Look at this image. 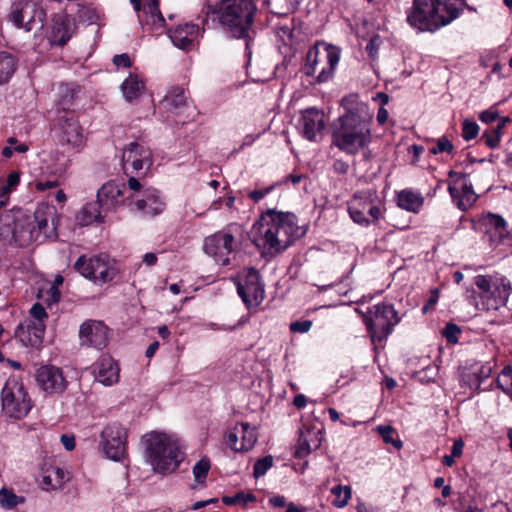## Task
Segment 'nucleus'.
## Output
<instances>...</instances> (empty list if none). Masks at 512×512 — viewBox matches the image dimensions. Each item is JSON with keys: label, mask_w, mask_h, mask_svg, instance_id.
Returning a JSON list of instances; mask_svg holds the SVG:
<instances>
[{"label": "nucleus", "mask_w": 512, "mask_h": 512, "mask_svg": "<svg viewBox=\"0 0 512 512\" xmlns=\"http://www.w3.org/2000/svg\"><path fill=\"white\" fill-rule=\"evenodd\" d=\"M73 267L84 278L96 284L111 282L118 274L116 261L105 253L90 257L81 255L75 261Z\"/></svg>", "instance_id": "nucleus-5"}, {"label": "nucleus", "mask_w": 512, "mask_h": 512, "mask_svg": "<svg viewBox=\"0 0 512 512\" xmlns=\"http://www.w3.org/2000/svg\"><path fill=\"white\" fill-rule=\"evenodd\" d=\"M136 210L144 215H158L165 209V203L161 201L158 192L154 189L145 191V198L135 202Z\"/></svg>", "instance_id": "nucleus-30"}, {"label": "nucleus", "mask_w": 512, "mask_h": 512, "mask_svg": "<svg viewBox=\"0 0 512 512\" xmlns=\"http://www.w3.org/2000/svg\"><path fill=\"white\" fill-rule=\"evenodd\" d=\"M256 501V497L252 493H244L239 492L233 496H224L222 497V502L225 505H236V504H243L246 505L248 502H254Z\"/></svg>", "instance_id": "nucleus-46"}, {"label": "nucleus", "mask_w": 512, "mask_h": 512, "mask_svg": "<svg viewBox=\"0 0 512 512\" xmlns=\"http://www.w3.org/2000/svg\"><path fill=\"white\" fill-rule=\"evenodd\" d=\"M479 133V126L476 122L470 120H464L462 123V137L466 141H470Z\"/></svg>", "instance_id": "nucleus-52"}, {"label": "nucleus", "mask_w": 512, "mask_h": 512, "mask_svg": "<svg viewBox=\"0 0 512 512\" xmlns=\"http://www.w3.org/2000/svg\"><path fill=\"white\" fill-rule=\"evenodd\" d=\"M57 226H0V238L20 247H26L37 241L42 232L48 229L55 232Z\"/></svg>", "instance_id": "nucleus-14"}, {"label": "nucleus", "mask_w": 512, "mask_h": 512, "mask_svg": "<svg viewBox=\"0 0 512 512\" xmlns=\"http://www.w3.org/2000/svg\"><path fill=\"white\" fill-rule=\"evenodd\" d=\"M123 189L124 185H120L115 181H109L98 190L97 199L109 210L123 203Z\"/></svg>", "instance_id": "nucleus-27"}, {"label": "nucleus", "mask_w": 512, "mask_h": 512, "mask_svg": "<svg viewBox=\"0 0 512 512\" xmlns=\"http://www.w3.org/2000/svg\"><path fill=\"white\" fill-rule=\"evenodd\" d=\"M454 150V146L452 142L445 136L439 138L436 142V145L429 149V152L433 155H437L439 153H452Z\"/></svg>", "instance_id": "nucleus-51"}, {"label": "nucleus", "mask_w": 512, "mask_h": 512, "mask_svg": "<svg viewBox=\"0 0 512 512\" xmlns=\"http://www.w3.org/2000/svg\"><path fill=\"white\" fill-rule=\"evenodd\" d=\"M435 6V12L439 27H444L457 19L463 7L464 0H432Z\"/></svg>", "instance_id": "nucleus-23"}, {"label": "nucleus", "mask_w": 512, "mask_h": 512, "mask_svg": "<svg viewBox=\"0 0 512 512\" xmlns=\"http://www.w3.org/2000/svg\"><path fill=\"white\" fill-rule=\"evenodd\" d=\"M24 501V497L16 495L12 490L6 488L0 489V504L3 508L12 509L24 503Z\"/></svg>", "instance_id": "nucleus-42"}, {"label": "nucleus", "mask_w": 512, "mask_h": 512, "mask_svg": "<svg viewBox=\"0 0 512 512\" xmlns=\"http://www.w3.org/2000/svg\"><path fill=\"white\" fill-rule=\"evenodd\" d=\"M501 137H502V133H495L494 130L492 129V130L485 131L482 134L481 139L484 140L485 144L489 148L493 149V148H496L499 146Z\"/></svg>", "instance_id": "nucleus-54"}, {"label": "nucleus", "mask_w": 512, "mask_h": 512, "mask_svg": "<svg viewBox=\"0 0 512 512\" xmlns=\"http://www.w3.org/2000/svg\"><path fill=\"white\" fill-rule=\"evenodd\" d=\"M257 10L254 0H220L203 9L202 24L209 27L211 23L212 27H218L231 38L245 40L246 52L250 56Z\"/></svg>", "instance_id": "nucleus-2"}, {"label": "nucleus", "mask_w": 512, "mask_h": 512, "mask_svg": "<svg viewBox=\"0 0 512 512\" xmlns=\"http://www.w3.org/2000/svg\"><path fill=\"white\" fill-rule=\"evenodd\" d=\"M312 327V321L303 320V321H295L290 324V330L293 333H306Z\"/></svg>", "instance_id": "nucleus-56"}, {"label": "nucleus", "mask_w": 512, "mask_h": 512, "mask_svg": "<svg viewBox=\"0 0 512 512\" xmlns=\"http://www.w3.org/2000/svg\"><path fill=\"white\" fill-rule=\"evenodd\" d=\"M146 450L149 461L158 472H172L182 461V453L176 441L164 433L146 435Z\"/></svg>", "instance_id": "nucleus-4"}, {"label": "nucleus", "mask_w": 512, "mask_h": 512, "mask_svg": "<svg viewBox=\"0 0 512 512\" xmlns=\"http://www.w3.org/2000/svg\"><path fill=\"white\" fill-rule=\"evenodd\" d=\"M448 191L461 210H466L472 206L478 198L472 184L467 183L466 180L462 182L460 189L455 185L449 184Z\"/></svg>", "instance_id": "nucleus-29"}, {"label": "nucleus", "mask_w": 512, "mask_h": 512, "mask_svg": "<svg viewBox=\"0 0 512 512\" xmlns=\"http://www.w3.org/2000/svg\"><path fill=\"white\" fill-rule=\"evenodd\" d=\"M397 203L399 207L407 211L417 213L423 206L424 198L418 192L405 189L398 193Z\"/></svg>", "instance_id": "nucleus-32"}, {"label": "nucleus", "mask_w": 512, "mask_h": 512, "mask_svg": "<svg viewBox=\"0 0 512 512\" xmlns=\"http://www.w3.org/2000/svg\"><path fill=\"white\" fill-rule=\"evenodd\" d=\"M45 325L41 321H25L18 325L15 336L25 345L39 348L43 342Z\"/></svg>", "instance_id": "nucleus-22"}, {"label": "nucleus", "mask_w": 512, "mask_h": 512, "mask_svg": "<svg viewBox=\"0 0 512 512\" xmlns=\"http://www.w3.org/2000/svg\"><path fill=\"white\" fill-rule=\"evenodd\" d=\"M210 469V461L208 458L200 459L193 467V474L195 481L198 483H203L205 480L208 471Z\"/></svg>", "instance_id": "nucleus-49"}, {"label": "nucleus", "mask_w": 512, "mask_h": 512, "mask_svg": "<svg viewBox=\"0 0 512 512\" xmlns=\"http://www.w3.org/2000/svg\"><path fill=\"white\" fill-rule=\"evenodd\" d=\"M16 70L14 56L7 52H0V85L9 81Z\"/></svg>", "instance_id": "nucleus-41"}, {"label": "nucleus", "mask_w": 512, "mask_h": 512, "mask_svg": "<svg viewBox=\"0 0 512 512\" xmlns=\"http://www.w3.org/2000/svg\"><path fill=\"white\" fill-rule=\"evenodd\" d=\"M35 380L41 390L47 394H61L68 385L61 368L54 365H43L35 374Z\"/></svg>", "instance_id": "nucleus-19"}, {"label": "nucleus", "mask_w": 512, "mask_h": 512, "mask_svg": "<svg viewBox=\"0 0 512 512\" xmlns=\"http://www.w3.org/2000/svg\"><path fill=\"white\" fill-rule=\"evenodd\" d=\"M30 314L33 317L32 321H41L48 317L44 307L40 303H35L31 309Z\"/></svg>", "instance_id": "nucleus-57"}, {"label": "nucleus", "mask_w": 512, "mask_h": 512, "mask_svg": "<svg viewBox=\"0 0 512 512\" xmlns=\"http://www.w3.org/2000/svg\"><path fill=\"white\" fill-rule=\"evenodd\" d=\"M349 214L355 223L369 224L380 219L382 209L380 205L368 198L355 196L352 206L348 208Z\"/></svg>", "instance_id": "nucleus-20"}, {"label": "nucleus", "mask_w": 512, "mask_h": 512, "mask_svg": "<svg viewBox=\"0 0 512 512\" xmlns=\"http://www.w3.org/2000/svg\"><path fill=\"white\" fill-rule=\"evenodd\" d=\"M306 233V226H268L254 240L265 252L278 253L288 248L297 238Z\"/></svg>", "instance_id": "nucleus-9"}, {"label": "nucleus", "mask_w": 512, "mask_h": 512, "mask_svg": "<svg viewBox=\"0 0 512 512\" xmlns=\"http://www.w3.org/2000/svg\"><path fill=\"white\" fill-rule=\"evenodd\" d=\"M332 494L335 496L333 504L338 508H343L348 504L351 497V489L349 486L337 485L332 488Z\"/></svg>", "instance_id": "nucleus-45"}, {"label": "nucleus", "mask_w": 512, "mask_h": 512, "mask_svg": "<svg viewBox=\"0 0 512 512\" xmlns=\"http://www.w3.org/2000/svg\"><path fill=\"white\" fill-rule=\"evenodd\" d=\"M65 482V473L61 468H54L42 477L41 488L46 491L56 490Z\"/></svg>", "instance_id": "nucleus-39"}, {"label": "nucleus", "mask_w": 512, "mask_h": 512, "mask_svg": "<svg viewBox=\"0 0 512 512\" xmlns=\"http://www.w3.org/2000/svg\"><path fill=\"white\" fill-rule=\"evenodd\" d=\"M58 137L62 144L80 148L85 143L83 128L75 111H61L57 124Z\"/></svg>", "instance_id": "nucleus-13"}, {"label": "nucleus", "mask_w": 512, "mask_h": 512, "mask_svg": "<svg viewBox=\"0 0 512 512\" xmlns=\"http://www.w3.org/2000/svg\"><path fill=\"white\" fill-rule=\"evenodd\" d=\"M127 431L117 422L108 424L101 433L100 447L107 458L120 461L126 455Z\"/></svg>", "instance_id": "nucleus-11"}, {"label": "nucleus", "mask_w": 512, "mask_h": 512, "mask_svg": "<svg viewBox=\"0 0 512 512\" xmlns=\"http://www.w3.org/2000/svg\"><path fill=\"white\" fill-rule=\"evenodd\" d=\"M302 0H284L285 9L283 11L272 10L273 14L279 16H287L290 12L294 11ZM283 0H269V4H281Z\"/></svg>", "instance_id": "nucleus-53"}, {"label": "nucleus", "mask_w": 512, "mask_h": 512, "mask_svg": "<svg viewBox=\"0 0 512 512\" xmlns=\"http://www.w3.org/2000/svg\"><path fill=\"white\" fill-rule=\"evenodd\" d=\"M481 224H505L504 219L496 214L488 213L487 215H483L481 218Z\"/></svg>", "instance_id": "nucleus-63"}, {"label": "nucleus", "mask_w": 512, "mask_h": 512, "mask_svg": "<svg viewBox=\"0 0 512 512\" xmlns=\"http://www.w3.org/2000/svg\"><path fill=\"white\" fill-rule=\"evenodd\" d=\"M79 340L81 346L104 349L109 340V328L103 321L89 319L80 325Z\"/></svg>", "instance_id": "nucleus-18"}, {"label": "nucleus", "mask_w": 512, "mask_h": 512, "mask_svg": "<svg viewBox=\"0 0 512 512\" xmlns=\"http://www.w3.org/2000/svg\"><path fill=\"white\" fill-rule=\"evenodd\" d=\"M325 127L324 113L316 108L306 109L300 119L302 135L309 141H316Z\"/></svg>", "instance_id": "nucleus-21"}, {"label": "nucleus", "mask_w": 512, "mask_h": 512, "mask_svg": "<svg viewBox=\"0 0 512 512\" xmlns=\"http://www.w3.org/2000/svg\"><path fill=\"white\" fill-rule=\"evenodd\" d=\"M297 217L292 212H282L276 209H268L261 214L259 221L256 224H295Z\"/></svg>", "instance_id": "nucleus-33"}, {"label": "nucleus", "mask_w": 512, "mask_h": 512, "mask_svg": "<svg viewBox=\"0 0 512 512\" xmlns=\"http://www.w3.org/2000/svg\"><path fill=\"white\" fill-rule=\"evenodd\" d=\"M45 12L39 0H17L11 6L9 19L18 28L31 31L35 24L43 25Z\"/></svg>", "instance_id": "nucleus-10"}, {"label": "nucleus", "mask_w": 512, "mask_h": 512, "mask_svg": "<svg viewBox=\"0 0 512 512\" xmlns=\"http://www.w3.org/2000/svg\"><path fill=\"white\" fill-rule=\"evenodd\" d=\"M407 22L421 32H435L440 29L432 0H413L407 12Z\"/></svg>", "instance_id": "nucleus-12"}, {"label": "nucleus", "mask_w": 512, "mask_h": 512, "mask_svg": "<svg viewBox=\"0 0 512 512\" xmlns=\"http://www.w3.org/2000/svg\"><path fill=\"white\" fill-rule=\"evenodd\" d=\"M203 248L218 264L226 266L230 263L229 255L235 250L236 241L232 235L218 232L205 239Z\"/></svg>", "instance_id": "nucleus-17"}, {"label": "nucleus", "mask_w": 512, "mask_h": 512, "mask_svg": "<svg viewBox=\"0 0 512 512\" xmlns=\"http://www.w3.org/2000/svg\"><path fill=\"white\" fill-rule=\"evenodd\" d=\"M239 436L238 424H236L233 429L228 430L224 435L225 444L234 452H244L243 449H239Z\"/></svg>", "instance_id": "nucleus-47"}, {"label": "nucleus", "mask_w": 512, "mask_h": 512, "mask_svg": "<svg viewBox=\"0 0 512 512\" xmlns=\"http://www.w3.org/2000/svg\"><path fill=\"white\" fill-rule=\"evenodd\" d=\"M237 292L248 308L258 306L264 299V284L255 268H249L244 279L237 284Z\"/></svg>", "instance_id": "nucleus-15"}, {"label": "nucleus", "mask_w": 512, "mask_h": 512, "mask_svg": "<svg viewBox=\"0 0 512 512\" xmlns=\"http://www.w3.org/2000/svg\"><path fill=\"white\" fill-rule=\"evenodd\" d=\"M273 190V186L266 187L264 189H257L249 192L248 197L255 202L260 201L266 195H268Z\"/></svg>", "instance_id": "nucleus-62"}, {"label": "nucleus", "mask_w": 512, "mask_h": 512, "mask_svg": "<svg viewBox=\"0 0 512 512\" xmlns=\"http://www.w3.org/2000/svg\"><path fill=\"white\" fill-rule=\"evenodd\" d=\"M474 284L478 288V297L481 302L476 301V307L481 311L497 310L504 305L510 292V285L504 279H498L491 275H477L474 277Z\"/></svg>", "instance_id": "nucleus-6"}, {"label": "nucleus", "mask_w": 512, "mask_h": 512, "mask_svg": "<svg viewBox=\"0 0 512 512\" xmlns=\"http://www.w3.org/2000/svg\"><path fill=\"white\" fill-rule=\"evenodd\" d=\"M344 113L331 125L332 143L341 151L354 155L371 141L372 116L366 103L357 94L342 98Z\"/></svg>", "instance_id": "nucleus-1"}, {"label": "nucleus", "mask_w": 512, "mask_h": 512, "mask_svg": "<svg viewBox=\"0 0 512 512\" xmlns=\"http://www.w3.org/2000/svg\"><path fill=\"white\" fill-rule=\"evenodd\" d=\"M145 21L148 25H151L155 29L162 28L165 24V19L162 15L160 9L157 11V13L146 18Z\"/></svg>", "instance_id": "nucleus-58"}, {"label": "nucleus", "mask_w": 512, "mask_h": 512, "mask_svg": "<svg viewBox=\"0 0 512 512\" xmlns=\"http://www.w3.org/2000/svg\"><path fill=\"white\" fill-rule=\"evenodd\" d=\"M340 54V49L331 44L316 43L310 47L302 68L303 73L312 79L310 83L323 84L332 80Z\"/></svg>", "instance_id": "nucleus-3"}, {"label": "nucleus", "mask_w": 512, "mask_h": 512, "mask_svg": "<svg viewBox=\"0 0 512 512\" xmlns=\"http://www.w3.org/2000/svg\"><path fill=\"white\" fill-rule=\"evenodd\" d=\"M376 430L386 444H392L396 449H400L402 447V441L399 438L394 437L396 431L392 426L379 425Z\"/></svg>", "instance_id": "nucleus-44"}, {"label": "nucleus", "mask_w": 512, "mask_h": 512, "mask_svg": "<svg viewBox=\"0 0 512 512\" xmlns=\"http://www.w3.org/2000/svg\"><path fill=\"white\" fill-rule=\"evenodd\" d=\"M151 150L137 142H132L123 151L122 164L126 175L138 174L152 166Z\"/></svg>", "instance_id": "nucleus-16"}, {"label": "nucleus", "mask_w": 512, "mask_h": 512, "mask_svg": "<svg viewBox=\"0 0 512 512\" xmlns=\"http://www.w3.org/2000/svg\"><path fill=\"white\" fill-rule=\"evenodd\" d=\"M497 387L512 400V367H505L496 379Z\"/></svg>", "instance_id": "nucleus-43"}, {"label": "nucleus", "mask_w": 512, "mask_h": 512, "mask_svg": "<svg viewBox=\"0 0 512 512\" xmlns=\"http://www.w3.org/2000/svg\"><path fill=\"white\" fill-rule=\"evenodd\" d=\"M80 87L75 84H61L58 92V106L62 111H70L69 108L74 105Z\"/></svg>", "instance_id": "nucleus-34"}, {"label": "nucleus", "mask_w": 512, "mask_h": 512, "mask_svg": "<svg viewBox=\"0 0 512 512\" xmlns=\"http://www.w3.org/2000/svg\"><path fill=\"white\" fill-rule=\"evenodd\" d=\"M34 218L36 224H57L59 222L55 206L48 203H40L35 209Z\"/></svg>", "instance_id": "nucleus-38"}, {"label": "nucleus", "mask_w": 512, "mask_h": 512, "mask_svg": "<svg viewBox=\"0 0 512 512\" xmlns=\"http://www.w3.org/2000/svg\"><path fill=\"white\" fill-rule=\"evenodd\" d=\"M20 182V175L18 172L14 171V172H11L8 177H7V180L6 182L4 183V185L10 190L12 191L13 188H15Z\"/></svg>", "instance_id": "nucleus-64"}, {"label": "nucleus", "mask_w": 512, "mask_h": 512, "mask_svg": "<svg viewBox=\"0 0 512 512\" xmlns=\"http://www.w3.org/2000/svg\"><path fill=\"white\" fill-rule=\"evenodd\" d=\"M485 237L495 247L512 245V233L507 230V226H489L485 231Z\"/></svg>", "instance_id": "nucleus-35"}, {"label": "nucleus", "mask_w": 512, "mask_h": 512, "mask_svg": "<svg viewBox=\"0 0 512 512\" xmlns=\"http://www.w3.org/2000/svg\"><path fill=\"white\" fill-rule=\"evenodd\" d=\"M107 208L98 200L85 204L80 210L77 218L79 224L102 223L105 221Z\"/></svg>", "instance_id": "nucleus-28"}, {"label": "nucleus", "mask_w": 512, "mask_h": 512, "mask_svg": "<svg viewBox=\"0 0 512 512\" xmlns=\"http://www.w3.org/2000/svg\"><path fill=\"white\" fill-rule=\"evenodd\" d=\"M166 108L175 113L180 114L182 109L187 106V98L182 88H173L164 98Z\"/></svg>", "instance_id": "nucleus-36"}, {"label": "nucleus", "mask_w": 512, "mask_h": 512, "mask_svg": "<svg viewBox=\"0 0 512 512\" xmlns=\"http://www.w3.org/2000/svg\"><path fill=\"white\" fill-rule=\"evenodd\" d=\"M94 375L99 383L111 386L118 382L119 368L111 356L102 355L94 365Z\"/></svg>", "instance_id": "nucleus-25"}, {"label": "nucleus", "mask_w": 512, "mask_h": 512, "mask_svg": "<svg viewBox=\"0 0 512 512\" xmlns=\"http://www.w3.org/2000/svg\"><path fill=\"white\" fill-rule=\"evenodd\" d=\"M143 13L146 15V18L150 17L151 15L157 13L159 10V1L158 0H147L144 2V5H142Z\"/></svg>", "instance_id": "nucleus-60"}, {"label": "nucleus", "mask_w": 512, "mask_h": 512, "mask_svg": "<svg viewBox=\"0 0 512 512\" xmlns=\"http://www.w3.org/2000/svg\"><path fill=\"white\" fill-rule=\"evenodd\" d=\"M113 63L117 67H124V68H130L132 65L130 57L126 53L115 55L113 57Z\"/></svg>", "instance_id": "nucleus-61"}, {"label": "nucleus", "mask_w": 512, "mask_h": 512, "mask_svg": "<svg viewBox=\"0 0 512 512\" xmlns=\"http://www.w3.org/2000/svg\"><path fill=\"white\" fill-rule=\"evenodd\" d=\"M322 435L320 431L306 430L300 435L294 456L304 458L320 447Z\"/></svg>", "instance_id": "nucleus-31"}, {"label": "nucleus", "mask_w": 512, "mask_h": 512, "mask_svg": "<svg viewBox=\"0 0 512 512\" xmlns=\"http://www.w3.org/2000/svg\"><path fill=\"white\" fill-rule=\"evenodd\" d=\"M238 430L241 437L239 449H243L244 452L251 450L257 441L255 428L247 422H241L238 424Z\"/></svg>", "instance_id": "nucleus-40"}, {"label": "nucleus", "mask_w": 512, "mask_h": 512, "mask_svg": "<svg viewBox=\"0 0 512 512\" xmlns=\"http://www.w3.org/2000/svg\"><path fill=\"white\" fill-rule=\"evenodd\" d=\"M124 98L132 101L138 98L144 90V83L137 75L130 74L121 85Z\"/></svg>", "instance_id": "nucleus-37"}, {"label": "nucleus", "mask_w": 512, "mask_h": 512, "mask_svg": "<svg viewBox=\"0 0 512 512\" xmlns=\"http://www.w3.org/2000/svg\"><path fill=\"white\" fill-rule=\"evenodd\" d=\"M25 218V213L20 208H14L0 214V222L3 224H20Z\"/></svg>", "instance_id": "nucleus-48"}, {"label": "nucleus", "mask_w": 512, "mask_h": 512, "mask_svg": "<svg viewBox=\"0 0 512 512\" xmlns=\"http://www.w3.org/2000/svg\"><path fill=\"white\" fill-rule=\"evenodd\" d=\"M400 321L392 304L379 303L369 308L364 314V322L372 342H381Z\"/></svg>", "instance_id": "nucleus-7"}, {"label": "nucleus", "mask_w": 512, "mask_h": 512, "mask_svg": "<svg viewBox=\"0 0 512 512\" xmlns=\"http://www.w3.org/2000/svg\"><path fill=\"white\" fill-rule=\"evenodd\" d=\"M2 411L10 418L22 419L32 408V401L24 384L9 378L1 391Z\"/></svg>", "instance_id": "nucleus-8"}, {"label": "nucleus", "mask_w": 512, "mask_h": 512, "mask_svg": "<svg viewBox=\"0 0 512 512\" xmlns=\"http://www.w3.org/2000/svg\"><path fill=\"white\" fill-rule=\"evenodd\" d=\"M168 35L176 47L190 50L199 36V27L193 23L180 24L174 29H170Z\"/></svg>", "instance_id": "nucleus-24"}, {"label": "nucleus", "mask_w": 512, "mask_h": 512, "mask_svg": "<svg viewBox=\"0 0 512 512\" xmlns=\"http://www.w3.org/2000/svg\"><path fill=\"white\" fill-rule=\"evenodd\" d=\"M459 333H460V329L455 324H447L444 329V336L446 337L447 341L450 343L457 342V335Z\"/></svg>", "instance_id": "nucleus-59"}, {"label": "nucleus", "mask_w": 512, "mask_h": 512, "mask_svg": "<svg viewBox=\"0 0 512 512\" xmlns=\"http://www.w3.org/2000/svg\"><path fill=\"white\" fill-rule=\"evenodd\" d=\"M273 465V457L271 455H267L254 464L253 467V475L255 478H259L267 472Z\"/></svg>", "instance_id": "nucleus-50"}, {"label": "nucleus", "mask_w": 512, "mask_h": 512, "mask_svg": "<svg viewBox=\"0 0 512 512\" xmlns=\"http://www.w3.org/2000/svg\"><path fill=\"white\" fill-rule=\"evenodd\" d=\"M73 30V19L66 13H58L53 17L52 38L58 45H65L71 38Z\"/></svg>", "instance_id": "nucleus-26"}, {"label": "nucleus", "mask_w": 512, "mask_h": 512, "mask_svg": "<svg viewBox=\"0 0 512 512\" xmlns=\"http://www.w3.org/2000/svg\"><path fill=\"white\" fill-rule=\"evenodd\" d=\"M498 118L499 112L495 107H491L487 110H484L479 114V120L486 124L492 123Z\"/></svg>", "instance_id": "nucleus-55"}]
</instances>
